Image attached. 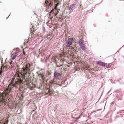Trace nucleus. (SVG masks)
<instances>
[{"label": "nucleus", "instance_id": "obj_13", "mask_svg": "<svg viewBox=\"0 0 124 124\" xmlns=\"http://www.w3.org/2000/svg\"><path fill=\"white\" fill-rule=\"evenodd\" d=\"M15 84H18V83L17 82H16L15 83Z\"/></svg>", "mask_w": 124, "mask_h": 124}, {"label": "nucleus", "instance_id": "obj_8", "mask_svg": "<svg viewBox=\"0 0 124 124\" xmlns=\"http://www.w3.org/2000/svg\"><path fill=\"white\" fill-rule=\"evenodd\" d=\"M73 7H70L69 8V9H68V12L69 13H70L72 11V8Z\"/></svg>", "mask_w": 124, "mask_h": 124}, {"label": "nucleus", "instance_id": "obj_12", "mask_svg": "<svg viewBox=\"0 0 124 124\" xmlns=\"http://www.w3.org/2000/svg\"><path fill=\"white\" fill-rule=\"evenodd\" d=\"M105 66H106L107 68H109V65H108L107 66L106 65Z\"/></svg>", "mask_w": 124, "mask_h": 124}, {"label": "nucleus", "instance_id": "obj_6", "mask_svg": "<svg viewBox=\"0 0 124 124\" xmlns=\"http://www.w3.org/2000/svg\"><path fill=\"white\" fill-rule=\"evenodd\" d=\"M18 55V52H16L15 53V54H14L12 58V59L13 60H14V59H15L16 57V56Z\"/></svg>", "mask_w": 124, "mask_h": 124}, {"label": "nucleus", "instance_id": "obj_15", "mask_svg": "<svg viewBox=\"0 0 124 124\" xmlns=\"http://www.w3.org/2000/svg\"><path fill=\"white\" fill-rule=\"evenodd\" d=\"M2 71H0V74H1V73H2Z\"/></svg>", "mask_w": 124, "mask_h": 124}, {"label": "nucleus", "instance_id": "obj_2", "mask_svg": "<svg viewBox=\"0 0 124 124\" xmlns=\"http://www.w3.org/2000/svg\"><path fill=\"white\" fill-rule=\"evenodd\" d=\"M14 87H15L16 88L17 87L15 86L14 87L13 86H11L10 87H9V85L8 87V88L7 90H5L4 92V94L5 96H7L8 94V93L10 92L11 89Z\"/></svg>", "mask_w": 124, "mask_h": 124}, {"label": "nucleus", "instance_id": "obj_14", "mask_svg": "<svg viewBox=\"0 0 124 124\" xmlns=\"http://www.w3.org/2000/svg\"><path fill=\"white\" fill-rule=\"evenodd\" d=\"M8 122V120H7L6 121V123H7Z\"/></svg>", "mask_w": 124, "mask_h": 124}, {"label": "nucleus", "instance_id": "obj_1", "mask_svg": "<svg viewBox=\"0 0 124 124\" xmlns=\"http://www.w3.org/2000/svg\"><path fill=\"white\" fill-rule=\"evenodd\" d=\"M84 41L81 39L79 40V44L81 48L83 50H84L85 49V47L84 44Z\"/></svg>", "mask_w": 124, "mask_h": 124}, {"label": "nucleus", "instance_id": "obj_7", "mask_svg": "<svg viewBox=\"0 0 124 124\" xmlns=\"http://www.w3.org/2000/svg\"><path fill=\"white\" fill-rule=\"evenodd\" d=\"M38 76L39 77H41L42 79L44 80V78L43 77L44 75L42 74L41 73H39L38 74Z\"/></svg>", "mask_w": 124, "mask_h": 124}, {"label": "nucleus", "instance_id": "obj_11", "mask_svg": "<svg viewBox=\"0 0 124 124\" xmlns=\"http://www.w3.org/2000/svg\"><path fill=\"white\" fill-rule=\"evenodd\" d=\"M42 30L43 31H45V27L43 26L42 28Z\"/></svg>", "mask_w": 124, "mask_h": 124}, {"label": "nucleus", "instance_id": "obj_4", "mask_svg": "<svg viewBox=\"0 0 124 124\" xmlns=\"http://www.w3.org/2000/svg\"><path fill=\"white\" fill-rule=\"evenodd\" d=\"M60 74L58 73H56V72L54 73V77L55 78H56L57 79L59 80L60 78Z\"/></svg>", "mask_w": 124, "mask_h": 124}, {"label": "nucleus", "instance_id": "obj_10", "mask_svg": "<svg viewBox=\"0 0 124 124\" xmlns=\"http://www.w3.org/2000/svg\"><path fill=\"white\" fill-rule=\"evenodd\" d=\"M101 66H105V63L102 62V63Z\"/></svg>", "mask_w": 124, "mask_h": 124}, {"label": "nucleus", "instance_id": "obj_5", "mask_svg": "<svg viewBox=\"0 0 124 124\" xmlns=\"http://www.w3.org/2000/svg\"><path fill=\"white\" fill-rule=\"evenodd\" d=\"M15 77H13L12 79L11 82L9 85V87H10L11 86H13L14 87L15 86V85L14 84H12L13 82L14 81V79L15 78Z\"/></svg>", "mask_w": 124, "mask_h": 124}, {"label": "nucleus", "instance_id": "obj_9", "mask_svg": "<svg viewBox=\"0 0 124 124\" xmlns=\"http://www.w3.org/2000/svg\"><path fill=\"white\" fill-rule=\"evenodd\" d=\"M97 63L99 64V65L101 66L102 62L101 61H98L97 62Z\"/></svg>", "mask_w": 124, "mask_h": 124}, {"label": "nucleus", "instance_id": "obj_16", "mask_svg": "<svg viewBox=\"0 0 124 124\" xmlns=\"http://www.w3.org/2000/svg\"><path fill=\"white\" fill-rule=\"evenodd\" d=\"M23 70L24 71V70H25V69H24V68H23Z\"/></svg>", "mask_w": 124, "mask_h": 124}, {"label": "nucleus", "instance_id": "obj_17", "mask_svg": "<svg viewBox=\"0 0 124 124\" xmlns=\"http://www.w3.org/2000/svg\"><path fill=\"white\" fill-rule=\"evenodd\" d=\"M57 12H58V10H57ZM57 13H58V12H57Z\"/></svg>", "mask_w": 124, "mask_h": 124}, {"label": "nucleus", "instance_id": "obj_3", "mask_svg": "<svg viewBox=\"0 0 124 124\" xmlns=\"http://www.w3.org/2000/svg\"><path fill=\"white\" fill-rule=\"evenodd\" d=\"M72 40L73 39L72 38H70L68 40L67 44L66 46L67 47H69L71 45Z\"/></svg>", "mask_w": 124, "mask_h": 124}]
</instances>
